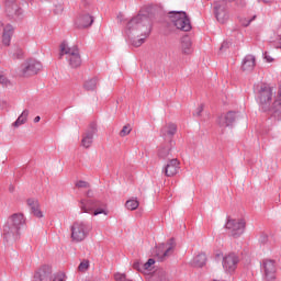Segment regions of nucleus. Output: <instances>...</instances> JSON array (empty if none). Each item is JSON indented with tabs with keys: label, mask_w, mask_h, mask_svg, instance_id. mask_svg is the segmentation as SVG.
<instances>
[{
	"label": "nucleus",
	"mask_w": 281,
	"mask_h": 281,
	"mask_svg": "<svg viewBox=\"0 0 281 281\" xmlns=\"http://www.w3.org/2000/svg\"><path fill=\"white\" fill-rule=\"evenodd\" d=\"M170 146H164V147H160L159 150H158V157L160 159H170Z\"/></svg>",
	"instance_id": "nucleus-30"
},
{
	"label": "nucleus",
	"mask_w": 281,
	"mask_h": 281,
	"mask_svg": "<svg viewBox=\"0 0 281 281\" xmlns=\"http://www.w3.org/2000/svg\"><path fill=\"white\" fill-rule=\"evenodd\" d=\"M201 113H203V105H200V106L196 109L194 115H195L196 117H201Z\"/></svg>",
	"instance_id": "nucleus-42"
},
{
	"label": "nucleus",
	"mask_w": 281,
	"mask_h": 281,
	"mask_svg": "<svg viewBox=\"0 0 281 281\" xmlns=\"http://www.w3.org/2000/svg\"><path fill=\"white\" fill-rule=\"evenodd\" d=\"M150 34V20L146 15H136L126 27V35L134 47H142Z\"/></svg>",
	"instance_id": "nucleus-1"
},
{
	"label": "nucleus",
	"mask_w": 281,
	"mask_h": 281,
	"mask_svg": "<svg viewBox=\"0 0 281 281\" xmlns=\"http://www.w3.org/2000/svg\"><path fill=\"white\" fill-rule=\"evenodd\" d=\"M207 262V257L205 254H199L196 257L193 258L191 261L192 267H203Z\"/></svg>",
	"instance_id": "nucleus-28"
},
{
	"label": "nucleus",
	"mask_w": 281,
	"mask_h": 281,
	"mask_svg": "<svg viewBox=\"0 0 281 281\" xmlns=\"http://www.w3.org/2000/svg\"><path fill=\"white\" fill-rule=\"evenodd\" d=\"M10 192H14V187L9 188Z\"/></svg>",
	"instance_id": "nucleus-49"
},
{
	"label": "nucleus",
	"mask_w": 281,
	"mask_h": 281,
	"mask_svg": "<svg viewBox=\"0 0 281 281\" xmlns=\"http://www.w3.org/2000/svg\"><path fill=\"white\" fill-rule=\"evenodd\" d=\"M133 269L139 271L140 273H144V263H142L140 261H134Z\"/></svg>",
	"instance_id": "nucleus-36"
},
{
	"label": "nucleus",
	"mask_w": 281,
	"mask_h": 281,
	"mask_svg": "<svg viewBox=\"0 0 281 281\" xmlns=\"http://www.w3.org/2000/svg\"><path fill=\"white\" fill-rule=\"evenodd\" d=\"M277 47H278L279 49H281V37H280L279 40H277Z\"/></svg>",
	"instance_id": "nucleus-46"
},
{
	"label": "nucleus",
	"mask_w": 281,
	"mask_h": 281,
	"mask_svg": "<svg viewBox=\"0 0 281 281\" xmlns=\"http://www.w3.org/2000/svg\"><path fill=\"white\" fill-rule=\"evenodd\" d=\"M0 34H2V44L7 47L10 46L12 35L14 34V26H12V24L4 25L3 22L0 21Z\"/></svg>",
	"instance_id": "nucleus-15"
},
{
	"label": "nucleus",
	"mask_w": 281,
	"mask_h": 281,
	"mask_svg": "<svg viewBox=\"0 0 281 281\" xmlns=\"http://www.w3.org/2000/svg\"><path fill=\"white\" fill-rule=\"evenodd\" d=\"M60 12H63V4H59V5L55 9V14H60Z\"/></svg>",
	"instance_id": "nucleus-43"
},
{
	"label": "nucleus",
	"mask_w": 281,
	"mask_h": 281,
	"mask_svg": "<svg viewBox=\"0 0 281 281\" xmlns=\"http://www.w3.org/2000/svg\"><path fill=\"white\" fill-rule=\"evenodd\" d=\"M23 225H25V216L22 213H14L11 215L3 226L2 236L4 240L8 241L19 238V232H21Z\"/></svg>",
	"instance_id": "nucleus-3"
},
{
	"label": "nucleus",
	"mask_w": 281,
	"mask_h": 281,
	"mask_svg": "<svg viewBox=\"0 0 281 281\" xmlns=\"http://www.w3.org/2000/svg\"><path fill=\"white\" fill-rule=\"evenodd\" d=\"M53 281H65V273L56 274Z\"/></svg>",
	"instance_id": "nucleus-40"
},
{
	"label": "nucleus",
	"mask_w": 281,
	"mask_h": 281,
	"mask_svg": "<svg viewBox=\"0 0 281 281\" xmlns=\"http://www.w3.org/2000/svg\"><path fill=\"white\" fill-rule=\"evenodd\" d=\"M229 47V42H223L220 49H227Z\"/></svg>",
	"instance_id": "nucleus-44"
},
{
	"label": "nucleus",
	"mask_w": 281,
	"mask_h": 281,
	"mask_svg": "<svg viewBox=\"0 0 281 281\" xmlns=\"http://www.w3.org/2000/svg\"><path fill=\"white\" fill-rule=\"evenodd\" d=\"M26 1H32V0H26Z\"/></svg>",
	"instance_id": "nucleus-50"
},
{
	"label": "nucleus",
	"mask_w": 281,
	"mask_h": 281,
	"mask_svg": "<svg viewBox=\"0 0 281 281\" xmlns=\"http://www.w3.org/2000/svg\"><path fill=\"white\" fill-rule=\"evenodd\" d=\"M261 271L263 273L265 281H276V273L278 272L276 260L263 259L261 263Z\"/></svg>",
	"instance_id": "nucleus-9"
},
{
	"label": "nucleus",
	"mask_w": 281,
	"mask_h": 281,
	"mask_svg": "<svg viewBox=\"0 0 281 281\" xmlns=\"http://www.w3.org/2000/svg\"><path fill=\"white\" fill-rule=\"evenodd\" d=\"M256 67V57L254 55H246L241 63L243 71H254Z\"/></svg>",
	"instance_id": "nucleus-21"
},
{
	"label": "nucleus",
	"mask_w": 281,
	"mask_h": 281,
	"mask_svg": "<svg viewBox=\"0 0 281 281\" xmlns=\"http://www.w3.org/2000/svg\"><path fill=\"white\" fill-rule=\"evenodd\" d=\"M263 58H265L266 63H273V58L271 56H269L268 52L263 53Z\"/></svg>",
	"instance_id": "nucleus-41"
},
{
	"label": "nucleus",
	"mask_w": 281,
	"mask_h": 281,
	"mask_svg": "<svg viewBox=\"0 0 281 281\" xmlns=\"http://www.w3.org/2000/svg\"><path fill=\"white\" fill-rule=\"evenodd\" d=\"M92 214L93 216H98L100 214H104V216H106L109 214V211H106V204L98 200H92Z\"/></svg>",
	"instance_id": "nucleus-20"
},
{
	"label": "nucleus",
	"mask_w": 281,
	"mask_h": 281,
	"mask_svg": "<svg viewBox=\"0 0 281 281\" xmlns=\"http://www.w3.org/2000/svg\"><path fill=\"white\" fill-rule=\"evenodd\" d=\"M93 194V191H91V190H89L88 192H87V196H91Z\"/></svg>",
	"instance_id": "nucleus-48"
},
{
	"label": "nucleus",
	"mask_w": 281,
	"mask_h": 281,
	"mask_svg": "<svg viewBox=\"0 0 281 281\" xmlns=\"http://www.w3.org/2000/svg\"><path fill=\"white\" fill-rule=\"evenodd\" d=\"M4 8L8 16H11V19H16L23 14L19 4H16V0H5Z\"/></svg>",
	"instance_id": "nucleus-14"
},
{
	"label": "nucleus",
	"mask_w": 281,
	"mask_h": 281,
	"mask_svg": "<svg viewBox=\"0 0 281 281\" xmlns=\"http://www.w3.org/2000/svg\"><path fill=\"white\" fill-rule=\"evenodd\" d=\"M34 122H35V124L38 123V122H41V116H35V117H34Z\"/></svg>",
	"instance_id": "nucleus-47"
},
{
	"label": "nucleus",
	"mask_w": 281,
	"mask_h": 281,
	"mask_svg": "<svg viewBox=\"0 0 281 281\" xmlns=\"http://www.w3.org/2000/svg\"><path fill=\"white\" fill-rule=\"evenodd\" d=\"M41 69H43V65L41 64V61L36 59H30L22 65L20 74L24 78H27L29 76H36V74H38Z\"/></svg>",
	"instance_id": "nucleus-10"
},
{
	"label": "nucleus",
	"mask_w": 281,
	"mask_h": 281,
	"mask_svg": "<svg viewBox=\"0 0 281 281\" xmlns=\"http://www.w3.org/2000/svg\"><path fill=\"white\" fill-rule=\"evenodd\" d=\"M247 223L243 218H232L228 217L225 224L228 234L233 236V238H238L245 234V227Z\"/></svg>",
	"instance_id": "nucleus-7"
},
{
	"label": "nucleus",
	"mask_w": 281,
	"mask_h": 281,
	"mask_svg": "<svg viewBox=\"0 0 281 281\" xmlns=\"http://www.w3.org/2000/svg\"><path fill=\"white\" fill-rule=\"evenodd\" d=\"M79 27H91L93 25V16L90 14H85L79 18Z\"/></svg>",
	"instance_id": "nucleus-27"
},
{
	"label": "nucleus",
	"mask_w": 281,
	"mask_h": 281,
	"mask_svg": "<svg viewBox=\"0 0 281 281\" xmlns=\"http://www.w3.org/2000/svg\"><path fill=\"white\" fill-rule=\"evenodd\" d=\"M89 267H90L89 260H83L78 266V271H80V273H87V271H89Z\"/></svg>",
	"instance_id": "nucleus-32"
},
{
	"label": "nucleus",
	"mask_w": 281,
	"mask_h": 281,
	"mask_svg": "<svg viewBox=\"0 0 281 281\" xmlns=\"http://www.w3.org/2000/svg\"><path fill=\"white\" fill-rule=\"evenodd\" d=\"M33 281H52V267L43 266L35 273Z\"/></svg>",
	"instance_id": "nucleus-17"
},
{
	"label": "nucleus",
	"mask_w": 281,
	"mask_h": 281,
	"mask_svg": "<svg viewBox=\"0 0 281 281\" xmlns=\"http://www.w3.org/2000/svg\"><path fill=\"white\" fill-rule=\"evenodd\" d=\"M97 88H98L97 77L90 78L83 83V89H86V91H95Z\"/></svg>",
	"instance_id": "nucleus-29"
},
{
	"label": "nucleus",
	"mask_w": 281,
	"mask_h": 281,
	"mask_svg": "<svg viewBox=\"0 0 281 281\" xmlns=\"http://www.w3.org/2000/svg\"><path fill=\"white\" fill-rule=\"evenodd\" d=\"M153 265H155V259H148L147 262L143 263L144 273L150 271V267H153Z\"/></svg>",
	"instance_id": "nucleus-34"
},
{
	"label": "nucleus",
	"mask_w": 281,
	"mask_h": 281,
	"mask_svg": "<svg viewBox=\"0 0 281 281\" xmlns=\"http://www.w3.org/2000/svg\"><path fill=\"white\" fill-rule=\"evenodd\" d=\"M76 188H85V189H87V188H90V186H89V182L79 180L78 182H76Z\"/></svg>",
	"instance_id": "nucleus-39"
},
{
	"label": "nucleus",
	"mask_w": 281,
	"mask_h": 281,
	"mask_svg": "<svg viewBox=\"0 0 281 281\" xmlns=\"http://www.w3.org/2000/svg\"><path fill=\"white\" fill-rule=\"evenodd\" d=\"M236 112L229 111L225 115L218 119V125L227 128V126H234V122H236Z\"/></svg>",
	"instance_id": "nucleus-19"
},
{
	"label": "nucleus",
	"mask_w": 281,
	"mask_h": 281,
	"mask_svg": "<svg viewBox=\"0 0 281 281\" xmlns=\"http://www.w3.org/2000/svg\"><path fill=\"white\" fill-rule=\"evenodd\" d=\"M30 115V110H24L21 115L16 119V121L12 124L14 128H19V126H23L27 122V117Z\"/></svg>",
	"instance_id": "nucleus-24"
},
{
	"label": "nucleus",
	"mask_w": 281,
	"mask_h": 281,
	"mask_svg": "<svg viewBox=\"0 0 281 281\" xmlns=\"http://www.w3.org/2000/svg\"><path fill=\"white\" fill-rule=\"evenodd\" d=\"M63 56H66V60L71 69H78L82 65V57L78 46H69L67 42L61 43L59 58H63Z\"/></svg>",
	"instance_id": "nucleus-4"
},
{
	"label": "nucleus",
	"mask_w": 281,
	"mask_h": 281,
	"mask_svg": "<svg viewBox=\"0 0 281 281\" xmlns=\"http://www.w3.org/2000/svg\"><path fill=\"white\" fill-rule=\"evenodd\" d=\"M125 207L126 210L131 211L137 210L139 207V201L137 199L127 200L125 203Z\"/></svg>",
	"instance_id": "nucleus-31"
},
{
	"label": "nucleus",
	"mask_w": 281,
	"mask_h": 281,
	"mask_svg": "<svg viewBox=\"0 0 281 281\" xmlns=\"http://www.w3.org/2000/svg\"><path fill=\"white\" fill-rule=\"evenodd\" d=\"M175 238L169 239L166 244H160L156 247L155 255L159 262H164L167 258H170L175 252Z\"/></svg>",
	"instance_id": "nucleus-8"
},
{
	"label": "nucleus",
	"mask_w": 281,
	"mask_h": 281,
	"mask_svg": "<svg viewBox=\"0 0 281 281\" xmlns=\"http://www.w3.org/2000/svg\"><path fill=\"white\" fill-rule=\"evenodd\" d=\"M98 133V127L95 124H91L89 130L82 134L81 146L82 148H89L93 144V137Z\"/></svg>",
	"instance_id": "nucleus-16"
},
{
	"label": "nucleus",
	"mask_w": 281,
	"mask_h": 281,
	"mask_svg": "<svg viewBox=\"0 0 281 281\" xmlns=\"http://www.w3.org/2000/svg\"><path fill=\"white\" fill-rule=\"evenodd\" d=\"M114 280L115 281H133L131 279H127V277L124 273H120V272L114 274Z\"/></svg>",
	"instance_id": "nucleus-35"
},
{
	"label": "nucleus",
	"mask_w": 281,
	"mask_h": 281,
	"mask_svg": "<svg viewBox=\"0 0 281 281\" xmlns=\"http://www.w3.org/2000/svg\"><path fill=\"white\" fill-rule=\"evenodd\" d=\"M256 100L259 104L261 111H273L274 117L278 111H281V89H279L278 94L273 102L274 90L273 87L267 83H260L254 87ZM272 104V105H271Z\"/></svg>",
	"instance_id": "nucleus-2"
},
{
	"label": "nucleus",
	"mask_w": 281,
	"mask_h": 281,
	"mask_svg": "<svg viewBox=\"0 0 281 281\" xmlns=\"http://www.w3.org/2000/svg\"><path fill=\"white\" fill-rule=\"evenodd\" d=\"M169 16L177 30H181V32H190L192 30V23L190 22V18H188V13L183 11H171L169 12Z\"/></svg>",
	"instance_id": "nucleus-5"
},
{
	"label": "nucleus",
	"mask_w": 281,
	"mask_h": 281,
	"mask_svg": "<svg viewBox=\"0 0 281 281\" xmlns=\"http://www.w3.org/2000/svg\"><path fill=\"white\" fill-rule=\"evenodd\" d=\"M256 20V15H254L251 19H244L241 20V25H244V27H248V25L251 24V21Z\"/></svg>",
	"instance_id": "nucleus-38"
},
{
	"label": "nucleus",
	"mask_w": 281,
	"mask_h": 281,
	"mask_svg": "<svg viewBox=\"0 0 281 281\" xmlns=\"http://www.w3.org/2000/svg\"><path fill=\"white\" fill-rule=\"evenodd\" d=\"M71 240L72 243H82L87 236H89V232H91V226L85 222H75L71 225Z\"/></svg>",
	"instance_id": "nucleus-6"
},
{
	"label": "nucleus",
	"mask_w": 281,
	"mask_h": 281,
	"mask_svg": "<svg viewBox=\"0 0 281 281\" xmlns=\"http://www.w3.org/2000/svg\"><path fill=\"white\" fill-rule=\"evenodd\" d=\"M214 14L218 23H225L229 19V13L227 12V1L218 0L213 3Z\"/></svg>",
	"instance_id": "nucleus-12"
},
{
	"label": "nucleus",
	"mask_w": 281,
	"mask_h": 281,
	"mask_svg": "<svg viewBox=\"0 0 281 281\" xmlns=\"http://www.w3.org/2000/svg\"><path fill=\"white\" fill-rule=\"evenodd\" d=\"M161 133L164 137H172L177 133V124L168 123L162 127Z\"/></svg>",
	"instance_id": "nucleus-23"
},
{
	"label": "nucleus",
	"mask_w": 281,
	"mask_h": 281,
	"mask_svg": "<svg viewBox=\"0 0 281 281\" xmlns=\"http://www.w3.org/2000/svg\"><path fill=\"white\" fill-rule=\"evenodd\" d=\"M260 1H262V3H273V0H258L259 3Z\"/></svg>",
	"instance_id": "nucleus-45"
},
{
	"label": "nucleus",
	"mask_w": 281,
	"mask_h": 281,
	"mask_svg": "<svg viewBox=\"0 0 281 281\" xmlns=\"http://www.w3.org/2000/svg\"><path fill=\"white\" fill-rule=\"evenodd\" d=\"M239 262L240 258H238V255L231 252L223 258L222 267L226 273H234L238 269Z\"/></svg>",
	"instance_id": "nucleus-11"
},
{
	"label": "nucleus",
	"mask_w": 281,
	"mask_h": 281,
	"mask_svg": "<svg viewBox=\"0 0 281 281\" xmlns=\"http://www.w3.org/2000/svg\"><path fill=\"white\" fill-rule=\"evenodd\" d=\"M149 281H170V277L166 271L158 270L150 277Z\"/></svg>",
	"instance_id": "nucleus-25"
},
{
	"label": "nucleus",
	"mask_w": 281,
	"mask_h": 281,
	"mask_svg": "<svg viewBox=\"0 0 281 281\" xmlns=\"http://www.w3.org/2000/svg\"><path fill=\"white\" fill-rule=\"evenodd\" d=\"M0 85H4L5 87L10 85V80H8V77L3 72H0Z\"/></svg>",
	"instance_id": "nucleus-37"
},
{
	"label": "nucleus",
	"mask_w": 281,
	"mask_h": 281,
	"mask_svg": "<svg viewBox=\"0 0 281 281\" xmlns=\"http://www.w3.org/2000/svg\"><path fill=\"white\" fill-rule=\"evenodd\" d=\"M181 47L183 54H190L192 52V40L190 38V36L182 37Z\"/></svg>",
	"instance_id": "nucleus-26"
},
{
	"label": "nucleus",
	"mask_w": 281,
	"mask_h": 281,
	"mask_svg": "<svg viewBox=\"0 0 281 281\" xmlns=\"http://www.w3.org/2000/svg\"><path fill=\"white\" fill-rule=\"evenodd\" d=\"M131 131H133V128L131 127V125H124L122 131L120 132V136L121 137H126V135L131 134Z\"/></svg>",
	"instance_id": "nucleus-33"
},
{
	"label": "nucleus",
	"mask_w": 281,
	"mask_h": 281,
	"mask_svg": "<svg viewBox=\"0 0 281 281\" xmlns=\"http://www.w3.org/2000/svg\"><path fill=\"white\" fill-rule=\"evenodd\" d=\"M26 204L30 207L31 214L36 218H43V211H41V203L36 199H27Z\"/></svg>",
	"instance_id": "nucleus-18"
},
{
	"label": "nucleus",
	"mask_w": 281,
	"mask_h": 281,
	"mask_svg": "<svg viewBox=\"0 0 281 281\" xmlns=\"http://www.w3.org/2000/svg\"><path fill=\"white\" fill-rule=\"evenodd\" d=\"M180 169H181V162L177 158H172L167 161V165L164 167L162 172L167 177H175L179 175Z\"/></svg>",
	"instance_id": "nucleus-13"
},
{
	"label": "nucleus",
	"mask_w": 281,
	"mask_h": 281,
	"mask_svg": "<svg viewBox=\"0 0 281 281\" xmlns=\"http://www.w3.org/2000/svg\"><path fill=\"white\" fill-rule=\"evenodd\" d=\"M79 207L86 214H93V200H81L79 202Z\"/></svg>",
	"instance_id": "nucleus-22"
}]
</instances>
